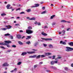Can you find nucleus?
<instances>
[{
    "label": "nucleus",
    "instance_id": "1",
    "mask_svg": "<svg viewBox=\"0 0 73 73\" xmlns=\"http://www.w3.org/2000/svg\"><path fill=\"white\" fill-rule=\"evenodd\" d=\"M5 42H2L0 43V45H7V44H9V43H11L12 42L11 41H10L9 40L8 41H7L5 40Z\"/></svg>",
    "mask_w": 73,
    "mask_h": 73
},
{
    "label": "nucleus",
    "instance_id": "2",
    "mask_svg": "<svg viewBox=\"0 0 73 73\" xmlns=\"http://www.w3.org/2000/svg\"><path fill=\"white\" fill-rule=\"evenodd\" d=\"M5 27L7 28H1V29L3 31H5L7 29H11L12 28V26H11L10 25H8V26H6Z\"/></svg>",
    "mask_w": 73,
    "mask_h": 73
},
{
    "label": "nucleus",
    "instance_id": "3",
    "mask_svg": "<svg viewBox=\"0 0 73 73\" xmlns=\"http://www.w3.org/2000/svg\"><path fill=\"white\" fill-rule=\"evenodd\" d=\"M33 32V31H31V30H29V29H27L26 30V33H28V34H31Z\"/></svg>",
    "mask_w": 73,
    "mask_h": 73
},
{
    "label": "nucleus",
    "instance_id": "4",
    "mask_svg": "<svg viewBox=\"0 0 73 73\" xmlns=\"http://www.w3.org/2000/svg\"><path fill=\"white\" fill-rule=\"evenodd\" d=\"M66 48L67 49L66 50V52H70V51H72L71 48L67 47H66Z\"/></svg>",
    "mask_w": 73,
    "mask_h": 73
},
{
    "label": "nucleus",
    "instance_id": "5",
    "mask_svg": "<svg viewBox=\"0 0 73 73\" xmlns=\"http://www.w3.org/2000/svg\"><path fill=\"white\" fill-rule=\"evenodd\" d=\"M42 40H45V41H50L52 40V39L51 38H42Z\"/></svg>",
    "mask_w": 73,
    "mask_h": 73
},
{
    "label": "nucleus",
    "instance_id": "6",
    "mask_svg": "<svg viewBox=\"0 0 73 73\" xmlns=\"http://www.w3.org/2000/svg\"><path fill=\"white\" fill-rule=\"evenodd\" d=\"M35 6H31V8H35V7H37L39 6V5L38 4H35Z\"/></svg>",
    "mask_w": 73,
    "mask_h": 73
},
{
    "label": "nucleus",
    "instance_id": "7",
    "mask_svg": "<svg viewBox=\"0 0 73 73\" xmlns=\"http://www.w3.org/2000/svg\"><path fill=\"white\" fill-rule=\"evenodd\" d=\"M11 6V5L10 4H8L7 6V9H12V7H11L10 8H9Z\"/></svg>",
    "mask_w": 73,
    "mask_h": 73
},
{
    "label": "nucleus",
    "instance_id": "8",
    "mask_svg": "<svg viewBox=\"0 0 73 73\" xmlns=\"http://www.w3.org/2000/svg\"><path fill=\"white\" fill-rule=\"evenodd\" d=\"M17 37L19 39H20L21 38V35H17Z\"/></svg>",
    "mask_w": 73,
    "mask_h": 73
},
{
    "label": "nucleus",
    "instance_id": "9",
    "mask_svg": "<svg viewBox=\"0 0 73 73\" xmlns=\"http://www.w3.org/2000/svg\"><path fill=\"white\" fill-rule=\"evenodd\" d=\"M3 66H9V64H8L7 63H5L2 65Z\"/></svg>",
    "mask_w": 73,
    "mask_h": 73
},
{
    "label": "nucleus",
    "instance_id": "10",
    "mask_svg": "<svg viewBox=\"0 0 73 73\" xmlns=\"http://www.w3.org/2000/svg\"><path fill=\"white\" fill-rule=\"evenodd\" d=\"M27 53L28 54H33V53H35V51H32V52H27Z\"/></svg>",
    "mask_w": 73,
    "mask_h": 73
},
{
    "label": "nucleus",
    "instance_id": "11",
    "mask_svg": "<svg viewBox=\"0 0 73 73\" xmlns=\"http://www.w3.org/2000/svg\"><path fill=\"white\" fill-rule=\"evenodd\" d=\"M51 54H52L49 52L46 53H45V56H49V55H51Z\"/></svg>",
    "mask_w": 73,
    "mask_h": 73
},
{
    "label": "nucleus",
    "instance_id": "12",
    "mask_svg": "<svg viewBox=\"0 0 73 73\" xmlns=\"http://www.w3.org/2000/svg\"><path fill=\"white\" fill-rule=\"evenodd\" d=\"M60 44H62L63 45H66V43L64 42H63L62 41H61L60 42Z\"/></svg>",
    "mask_w": 73,
    "mask_h": 73
},
{
    "label": "nucleus",
    "instance_id": "13",
    "mask_svg": "<svg viewBox=\"0 0 73 73\" xmlns=\"http://www.w3.org/2000/svg\"><path fill=\"white\" fill-rule=\"evenodd\" d=\"M68 44L70 46H73V42H71L68 43Z\"/></svg>",
    "mask_w": 73,
    "mask_h": 73
},
{
    "label": "nucleus",
    "instance_id": "14",
    "mask_svg": "<svg viewBox=\"0 0 73 73\" xmlns=\"http://www.w3.org/2000/svg\"><path fill=\"white\" fill-rule=\"evenodd\" d=\"M18 43L20 45H23V42H21V41H19Z\"/></svg>",
    "mask_w": 73,
    "mask_h": 73
},
{
    "label": "nucleus",
    "instance_id": "15",
    "mask_svg": "<svg viewBox=\"0 0 73 73\" xmlns=\"http://www.w3.org/2000/svg\"><path fill=\"white\" fill-rule=\"evenodd\" d=\"M40 57H41V55H39L37 56H36V59H38V58H40Z\"/></svg>",
    "mask_w": 73,
    "mask_h": 73
},
{
    "label": "nucleus",
    "instance_id": "16",
    "mask_svg": "<svg viewBox=\"0 0 73 73\" xmlns=\"http://www.w3.org/2000/svg\"><path fill=\"white\" fill-rule=\"evenodd\" d=\"M27 54V52H24L22 53L21 54L22 56H24V55H25Z\"/></svg>",
    "mask_w": 73,
    "mask_h": 73
},
{
    "label": "nucleus",
    "instance_id": "17",
    "mask_svg": "<svg viewBox=\"0 0 73 73\" xmlns=\"http://www.w3.org/2000/svg\"><path fill=\"white\" fill-rule=\"evenodd\" d=\"M42 35H43V36H47V34L45 33H44V32H42Z\"/></svg>",
    "mask_w": 73,
    "mask_h": 73
},
{
    "label": "nucleus",
    "instance_id": "18",
    "mask_svg": "<svg viewBox=\"0 0 73 73\" xmlns=\"http://www.w3.org/2000/svg\"><path fill=\"white\" fill-rule=\"evenodd\" d=\"M27 38H26V40H28V39H30L31 38V36H28L27 37Z\"/></svg>",
    "mask_w": 73,
    "mask_h": 73
},
{
    "label": "nucleus",
    "instance_id": "19",
    "mask_svg": "<svg viewBox=\"0 0 73 73\" xmlns=\"http://www.w3.org/2000/svg\"><path fill=\"white\" fill-rule=\"evenodd\" d=\"M49 48H53V46L52 45L50 44L49 45Z\"/></svg>",
    "mask_w": 73,
    "mask_h": 73
},
{
    "label": "nucleus",
    "instance_id": "20",
    "mask_svg": "<svg viewBox=\"0 0 73 73\" xmlns=\"http://www.w3.org/2000/svg\"><path fill=\"white\" fill-rule=\"evenodd\" d=\"M30 20H36V18H32L30 19H29Z\"/></svg>",
    "mask_w": 73,
    "mask_h": 73
},
{
    "label": "nucleus",
    "instance_id": "21",
    "mask_svg": "<svg viewBox=\"0 0 73 73\" xmlns=\"http://www.w3.org/2000/svg\"><path fill=\"white\" fill-rule=\"evenodd\" d=\"M1 16H6V14L4 13H3L1 14Z\"/></svg>",
    "mask_w": 73,
    "mask_h": 73
},
{
    "label": "nucleus",
    "instance_id": "22",
    "mask_svg": "<svg viewBox=\"0 0 73 73\" xmlns=\"http://www.w3.org/2000/svg\"><path fill=\"white\" fill-rule=\"evenodd\" d=\"M55 16V15H52V16H51L50 17V19H53V17H54Z\"/></svg>",
    "mask_w": 73,
    "mask_h": 73
},
{
    "label": "nucleus",
    "instance_id": "23",
    "mask_svg": "<svg viewBox=\"0 0 73 73\" xmlns=\"http://www.w3.org/2000/svg\"><path fill=\"white\" fill-rule=\"evenodd\" d=\"M64 69L66 70H67V71H68V70H69V69H68V68L67 67H65L64 68Z\"/></svg>",
    "mask_w": 73,
    "mask_h": 73
},
{
    "label": "nucleus",
    "instance_id": "24",
    "mask_svg": "<svg viewBox=\"0 0 73 73\" xmlns=\"http://www.w3.org/2000/svg\"><path fill=\"white\" fill-rule=\"evenodd\" d=\"M62 23H66V21H65L64 20H62L61 21Z\"/></svg>",
    "mask_w": 73,
    "mask_h": 73
},
{
    "label": "nucleus",
    "instance_id": "25",
    "mask_svg": "<svg viewBox=\"0 0 73 73\" xmlns=\"http://www.w3.org/2000/svg\"><path fill=\"white\" fill-rule=\"evenodd\" d=\"M21 62H19L17 63V65H21Z\"/></svg>",
    "mask_w": 73,
    "mask_h": 73
},
{
    "label": "nucleus",
    "instance_id": "26",
    "mask_svg": "<svg viewBox=\"0 0 73 73\" xmlns=\"http://www.w3.org/2000/svg\"><path fill=\"white\" fill-rule=\"evenodd\" d=\"M55 57H56V56L53 55V56H52V60H53L54 59H55Z\"/></svg>",
    "mask_w": 73,
    "mask_h": 73
},
{
    "label": "nucleus",
    "instance_id": "27",
    "mask_svg": "<svg viewBox=\"0 0 73 73\" xmlns=\"http://www.w3.org/2000/svg\"><path fill=\"white\" fill-rule=\"evenodd\" d=\"M5 36H10V34L8 33H7L6 34H5Z\"/></svg>",
    "mask_w": 73,
    "mask_h": 73
},
{
    "label": "nucleus",
    "instance_id": "28",
    "mask_svg": "<svg viewBox=\"0 0 73 73\" xmlns=\"http://www.w3.org/2000/svg\"><path fill=\"white\" fill-rule=\"evenodd\" d=\"M38 66V65L37 64L35 65L34 66V68H37Z\"/></svg>",
    "mask_w": 73,
    "mask_h": 73
},
{
    "label": "nucleus",
    "instance_id": "29",
    "mask_svg": "<svg viewBox=\"0 0 73 73\" xmlns=\"http://www.w3.org/2000/svg\"><path fill=\"white\" fill-rule=\"evenodd\" d=\"M62 32L63 33V35H64V34H65V30H63L62 31Z\"/></svg>",
    "mask_w": 73,
    "mask_h": 73
},
{
    "label": "nucleus",
    "instance_id": "30",
    "mask_svg": "<svg viewBox=\"0 0 73 73\" xmlns=\"http://www.w3.org/2000/svg\"><path fill=\"white\" fill-rule=\"evenodd\" d=\"M31 9H29L27 10V12H31Z\"/></svg>",
    "mask_w": 73,
    "mask_h": 73
},
{
    "label": "nucleus",
    "instance_id": "31",
    "mask_svg": "<svg viewBox=\"0 0 73 73\" xmlns=\"http://www.w3.org/2000/svg\"><path fill=\"white\" fill-rule=\"evenodd\" d=\"M46 11H44L42 12L41 13V14H44V13H46Z\"/></svg>",
    "mask_w": 73,
    "mask_h": 73
},
{
    "label": "nucleus",
    "instance_id": "32",
    "mask_svg": "<svg viewBox=\"0 0 73 73\" xmlns=\"http://www.w3.org/2000/svg\"><path fill=\"white\" fill-rule=\"evenodd\" d=\"M51 65H53L54 64V61H52L51 62Z\"/></svg>",
    "mask_w": 73,
    "mask_h": 73
},
{
    "label": "nucleus",
    "instance_id": "33",
    "mask_svg": "<svg viewBox=\"0 0 73 73\" xmlns=\"http://www.w3.org/2000/svg\"><path fill=\"white\" fill-rule=\"evenodd\" d=\"M33 56V58H36V57H37V55H34Z\"/></svg>",
    "mask_w": 73,
    "mask_h": 73
},
{
    "label": "nucleus",
    "instance_id": "34",
    "mask_svg": "<svg viewBox=\"0 0 73 73\" xmlns=\"http://www.w3.org/2000/svg\"><path fill=\"white\" fill-rule=\"evenodd\" d=\"M20 15H22V14H25V12H22L20 13Z\"/></svg>",
    "mask_w": 73,
    "mask_h": 73
},
{
    "label": "nucleus",
    "instance_id": "35",
    "mask_svg": "<svg viewBox=\"0 0 73 73\" xmlns=\"http://www.w3.org/2000/svg\"><path fill=\"white\" fill-rule=\"evenodd\" d=\"M7 44V45H7V47H8V48H10V47H11V46L9 45H8V44H7V43H6Z\"/></svg>",
    "mask_w": 73,
    "mask_h": 73
},
{
    "label": "nucleus",
    "instance_id": "36",
    "mask_svg": "<svg viewBox=\"0 0 73 73\" xmlns=\"http://www.w3.org/2000/svg\"><path fill=\"white\" fill-rule=\"evenodd\" d=\"M26 44H28L29 45V44H31V42L29 41V42H26Z\"/></svg>",
    "mask_w": 73,
    "mask_h": 73
},
{
    "label": "nucleus",
    "instance_id": "37",
    "mask_svg": "<svg viewBox=\"0 0 73 73\" xmlns=\"http://www.w3.org/2000/svg\"><path fill=\"white\" fill-rule=\"evenodd\" d=\"M12 47H13V48H16V46L15 45H13L12 46Z\"/></svg>",
    "mask_w": 73,
    "mask_h": 73
},
{
    "label": "nucleus",
    "instance_id": "38",
    "mask_svg": "<svg viewBox=\"0 0 73 73\" xmlns=\"http://www.w3.org/2000/svg\"><path fill=\"white\" fill-rule=\"evenodd\" d=\"M43 45L44 47H46V46H47V44H43Z\"/></svg>",
    "mask_w": 73,
    "mask_h": 73
},
{
    "label": "nucleus",
    "instance_id": "39",
    "mask_svg": "<svg viewBox=\"0 0 73 73\" xmlns=\"http://www.w3.org/2000/svg\"><path fill=\"white\" fill-rule=\"evenodd\" d=\"M28 29H32V27H28Z\"/></svg>",
    "mask_w": 73,
    "mask_h": 73
},
{
    "label": "nucleus",
    "instance_id": "40",
    "mask_svg": "<svg viewBox=\"0 0 73 73\" xmlns=\"http://www.w3.org/2000/svg\"><path fill=\"white\" fill-rule=\"evenodd\" d=\"M40 56H41V57L42 58V57H45V55H42Z\"/></svg>",
    "mask_w": 73,
    "mask_h": 73
},
{
    "label": "nucleus",
    "instance_id": "41",
    "mask_svg": "<svg viewBox=\"0 0 73 73\" xmlns=\"http://www.w3.org/2000/svg\"><path fill=\"white\" fill-rule=\"evenodd\" d=\"M0 48H2V49H5V48L3 46H0Z\"/></svg>",
    "mask_w": 73,
    "mask_h": 73
},
{
    "label": "nucleus",
    "instance_id": "42",
    "mask_svg": "<svg viewBox=\"0 0 73 73\" xmlns=\"http://www.w3.org/2000/svg\"><path fill=\"white\" fill-rule=\"evenodd\" d=\"M10 38L11 39H13V36H10Z\"/></svg>",
    "mask_w": 73,
    "mask_h": 73
},
{
    "label": "nucleus",
    "instance_id": "43",
    "mask_svg": "<svg viewBox=\"0 0 73 73\" xmlns=\"http://www.w3.org/2000/svg\"><path fill=\"white\" fill-rule=\"evenodd\" d=\"M57 59H60V58H61V57L60 56H58L57 58Z\"/></svg>",
    "mask_w": 73,
    "mask_h": 73
},
{
    "label": "nucleus",
    "instance_id": "44",
    "mask_svg": "<svg viewBox=\"0 0 73 73\" xmlns=\"http://www.w3.org/2000/svg\"><path fill=\"white\" fill-rule=\"evenodd\" d=\"M14 71H15V72H16V71H17V68H15L14 70Z\"/></svg>",
    "mask_w": 73,
    "mask_h": 73
},
{
    "label": "nucleus",
    "instance_id": "45",
    "mask_svg": "<svg viewBox=\"0 0 73 73\" xmlns=\"http://www.w3.org/2000/svg\"><path fill=\"white\" fill-rule=\"evenodd\" d=\"M34 51H37V50H36L35 49H32Z\"/></svg>",
    "mask_w": 73,
    "mask_h": 73
},
{
    "label": "nucleus",
    "instance_id": "46",
    "mask_svg": "<svg viewBox=\"0 0 73 73\" xmlns=\"http://www.w3.org/2000/svg\"><path fill=\"white\" fill-rule=\"evenodd\" d=\"M18 10H19V11H20V8H18V9H16V11H18Z\"/></svg>",
    "mask_w": 73,
    "mask_h": 73
},
{
    "label": "nucleus",
    "instance_id": "47",
    "mask_svg": "<svg viewBox=\"0 0 73 73\" xmlns=\"http://www.w3.org/2000/svg\"><path fill=\"white\" fill-rule=\"evenodd\" d=\"M54 64H56V63H57V61H54Z\"/></svg>",
    "mask_w": 73,
    "mask_h": 73
},
{
    "label": "nucleus",
    "instance_id": "48",
    "mask_svg": "<svg viewBox=\"0 0 73 73\" xmlns=\"http://www.w3.org/2000/svg\"><path fill=\"white\" fill-rule=\"evenodd\" d=\"M56 25V23H53L52 24V25L53 26V25Z\"/></svg>",
    "mask_w": 73,
    "mask_h": 73
},
{
    "label": "nucleus",
    "instance_id": "49",
    "mask_svg": "<svg viewBox=\"0 0 73 73\" xmlns=\"http://www.w3.org/2000/svg\"><path fill=\"white\" fill-rule=\"evenodd\" d=\"M16 26H19V25H20L19 24H15Z\"/></svg>",
    "mask_w": 73,
    "mask_h": 73
},
{
    "label": "nucleus",
    "instance_id": "50",
    "mask_svg": "<svg viewBox=\"0 0 73 73\" xmlns=\"http://www.w3.org/2000/svg\"><path fill=\"white\" fill-rule=\"evenodd\" d=\"M29 58H33V56H30L29 57Z\"/></svg>",
    "mask_w": 73,
    "mask_h": 73
},
{
    "label": "nucleus",
    "instance_id": "51",
    "mask_svg": "<svg viewBox=\"0 0 73 73\" xmlns=\"http://www.w3.org/2000/svg\"><path fill=\"white\" fill-rule=\"evenodd\" d=\"M11 50H9L7 51L8 52H11Z\"/></svg>",
    "mask_w": 73,
    "mask_h": 73
},
{
    "label": "nucleus",
    "instance_id": "52",
    "mask_svg": "<svg viewBox=\"0 0 73 73\" xmlns=\"http://www.w3.org/2000/svg\"><path fill=\"white\" fill-rule=\"evenodd\" d=\"M46 71L47 72H50V70H46Z\"/></svg>",
    "mask_w": 73,
    "mask_h": 73
},
{
    "label": "nucleus",
    "instance_id": "53",
    "mask_svg": "<svg viewBox=\"0 0 73 73\" xmlns=\"http://www.w3.org/2000/svg\"><path fill=\"white\" fill-rule=\"evenodd\" d=\"M20 33H21V32L23 33V31L22 30H21L20 31Z\"/></svg>",
    "mask_w": 73,
    "mask_h": 73
},
{
    "label": "nucleus",
    "instance_id": "54",
    "mask_svg": "<svg viewBox=\"0 0 73 73\" xmlns=\"http://www.w3.org/2000/svg\"><path fill=\"white\" fill-rule=\"evenodd\" d=\"M38 25H41V23H38Z\"/></svg>",
    "mask_w": 73,
    "mask_h": 73
},
{
    "label": "nucleus",
    "instance_id": "55",
    "mask_svg": "<svg viewBox=\"0 0 73 73\" xmlns=\"http://www.w3.org/2000/svg\"><path fill=\"white\" fill-rule=\"evenodd\" d=\"M42 63H43V62H40L39 63V64H42Z\"/></svg>",
    "mask_w": 73,
    "mask_h": 73
},
{
    "label": "nucleus",
    "instance_id": "56",
    "mask_svg": "<svg viewBox=\"0 0 73 73\" xmlns=\"http://www.w3.org/2000/svg\"><path fill=\"white\" fill-rule=\"evenodd\" d=\"M45 7H42V9L43 10H44V9H45Z\"/></svg>",
    "mask_w": 73,
    "mask_h": 73
},
{
    "label": "nucleus",
    "instance_id": "57",
    "mask_svg": "<svg viewBox=\"0 0 73 73\" xmlns=\"http://www.w3.org/2000/svg\"><path fill=\"white\" fill-rule=\"evenodd\" d=\"M10 72H11V73H12V72H14V70H12V71H11Z\"/></svg>",
    "mask_w": 73,
    "mask_h": 73
},
{
    "label": "nucleus",
    "instance_id": "58",
    "mask_svg": "<svg viewBox=\"0 0 73 73\" xmlns=\"http://www.w3.org/2000/svg\"><path fill=\"white\" fill-rule=\"evenodd\" d=\"M48 27L45 26L44 27V28H48Z\"/></svg>",
    "mask_w": 73,
    "mask_h": 73
},
{
    "label": "nucleus",
    "instance_id": "59",
    "mask_svg": "<svg viewBox=\"0 0 73 73\" xmlns=\"http://www.w3.org/2000/svg\"><path fill=\"white\" fill-rule=\"evenodd\" d=\"M69 29H70V28H69L68 29H67V31H69Z\"/></svg>",
    "mask_w": 73,
    "mask_h": 73
},
{
    "label": "nucleus",
    "instance_id": "60",
    "mask_svg": "<svg viewBox=\"0 0 73 73\" xmlns=\"http://www.w3.org/2000/svg\"><path fill=\"white\" fill-rule=\"evenodd\" d=\"M38 44V42H36L35 43V44H36V45H37V44Z\"/></svg>",
    "mask_w": 73,
    "mask_h": 73
},
{
    "label": "nucleus",
    "instance_id": "61",
    "mask_svg": "<svg viewBox=\"0 0 73 73\" xmlns=\"http://www.w3.org/2000/svg\"><path fill=\"white\" fill-rule=\"evenodd\" d=\"M25 36H23V37H22V39H23V38H25Z\"/></svg>",
    "mask_w": 73,
    "mask_h": 73
},
{
    "label": "nucleus",
    "instance_id": "62",
    "mask_svg": "<svg viewBox=\"0 0 73 73\" xmlns=\"http://www.w3.org/2000/svg\"><path fill=\"white\" fill-rule=\"evenodd\" d=\"M71 66L72 67H73V63L71 64Z\"/></svg>",
    "mask_w": 73,
    "mask_h": 73
},
{
    "label": "nucleus",
    "instance_id": "63",
    "mask_svg": "<svg viewBox=\"0 0 73 73\" xmlns=\"http://www.w3.org/2000/svg\"><path fill=\"white\" fill-rule=\"evenodd\" d=\"M48 58H52V57L51 56H49V57H48Z\"/></svg>",
    "mask_w": 73,
    "mask_h": 73
},
{
    "label": "nucleus",
    "instance_id": "64",
    "mask_svg": "<svg viewBox=\"0 0 73 73\" xmlns=\"http://www.w3.org/2000/svg\"><path fill=\"white\" fill-rule=\"evenodd\" d=\"M7 73V71H5V72H4L3 73Z\"/></svg>",
    "mask_w": 73,
    "mask_h": 73
}]
</instances>
